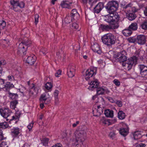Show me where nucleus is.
<instances>
[{"mask_svg": "<svg viewBox=\"0 0 147 147\" xmlns=\"http://www.w3.org/2000/svg\"><path fill=\"white\" fill-rule=\"evenodd\" d=\"M135 56L126 60L122 63V66L124 68L128 70L131 69L133 65L136 64L138 58L141 56L140 53L138 51L135 53Z\"/></svg>", "mask_w": 147, "mask_h": 147, "instance_id": "obj_1", "label": "nucleus"}, {"mask_svg": "<svg viewBox=\"0 0 147 147\" xmlns=\"http://www.w3.org/2000/svg\"><path fill=\"white\" fill-rule=\"evenodd\" d=\"M102 42L108 46H111L115 44L116 38L113 34L108 33L104 35L101 38Z\"/></svg>", "mask_w": 147, "mask_h": 147, "instance_id": "obj_2", "label": "nucleus"}, {"mask_svg": "<svg viewBox=\"0 0 147 147\" xmlns=\"http://www.w3.org/2000/svg\"><path fill=\"white\" fill-rule=\"evenodd\" d=\"M74 135L77 142H82L85 140L86 131L84 128L80 127L76 130L74 132Z\"/></svg>", "mask_w": 147, "mask_h": 147, "instance_id": "obj_3", "label": "nucleus"}, {"mask_svg": "<svg viewBox=\"0 0 147 147\" xmlns=\"http://www.w3.org/2000/svg\"><path fill=\"white\" fill-rule=\"evenodd\" d=\"M118 6L119 4L117 1H112L108 2L105 8L109 13H112L117 9Z\"/></svg>", "mask_w": 147, "mask_h": 147, "instance_id": "obj_4", "label": "nucleus"}, {"mask_svg": "<svg viewBox=\"0 0 147 147\" xmlns=\"http://www.w3.org/2000/svg\"><path fill=\"white\" fill-rule=\"evenodd\" d=\"M10 3L13 6L12 9L16 11H17L19 10L18 8V7L21 8H22L25 6V3L23 1L11 0Z\"/></svg>", "mask_w": 147, "mask_h": 147, "instance_id": "obj_5", "label": "nucleus"}, {"mask_svg": "<svg viewBox=\"0 0 147 147\" xmlns=\"http://www.w3.org/2000/svg\"><path fill=\"white\" fill-rule=\"evenodd\" d=\"M12 112L10 110L7 108H3L0 109V113L1 115L4 118L6 119L7 121L11 119L8 117L10 115Z\"/></svg>", "mask_w": 147, "mask_h": 147, "instance_id": "obj_6", "label": "nucleus"}, {"mask_svg": "<svg viewBox=\"0 0 147 147\" xmlns=\"http://www.w3.org/2000/svg\"><path fill=\"white\" fill-rule=\"evenodd\" d=\"M96 69L92 67L87 69L85 74V78L87 80H88L90 78L96 74Z\"/></svg>", "mask_w": 147, "mask_h": 147, "instance_id": "obj_7", "label": "nucleus"}, {"mask_svg": "<svg viewBox=\"0 0 147 147\" xmlns=\"http://www.w3.org/2000/svg\"><path fill=\"white\" fill-rule=\"evenodd\" d=\"M140 74L143 77L147 78V66L144 65H139Z\"/></svg>", "mask_w": 147, "mask_h": 147, "instance_id": "obj_8", "label": "nucleus"}, {"mask_svg": "<svg viewBox=\"0 0 147 147\" xmlns=\"http://www.w3.org/2000/svg\"><path fill=\"white\" fill-rule=\"evenodd\" d=\"M75 67L73 65H69L67 69V74L68 76L72 78L74 76L75 72Z\"/></svg>", "mask_w": 147, "mask_h": 147, "instance_id": "obj_9", "label": "nucleus"}, {"mask_svg": "<svg viewBox=\"0 0 147 147\" xmlns=\"http://www.w3.org/2000/svg\"><path fill=\"white\" fill-rule=\"evenodd\" d=\"M136 41L140 45L144 44L146 41V37L144 35H139L137 36Z\"/></svg>", "mask_w": 147, "mask_h": 147, "instance_id": "obj_10", "label": "nucleus"}, {"mask_svg": "<svg viewBox=\"0 0 147 147\" xmlns=\"http://www.w3.org/2000/svg\"><path fill=\"white\" fill-rule=\"evenodd\" d=\"M125 51H122L121 53H119L117 55V59L118 61H119L120 62L123 63L127 60V57L125 54Z\"/></svg>", "mask_w": 147, "mask_h": 147, "instance_id": "obj_11", "label": "nucleus"}, {"mask_svg": "<svg viewBox=\"0 0 147 147\" xmlns=\"http://www.w3.org/2000/svg\"><path fill=\"white\" fill-rule=\"evenodd\" d=\"M100 121L105 125H109L115 123L116 121V120L114 119L111 120H109L105 119L104 117H102L100 119Z\"/></svg>", "mask_w": 147, "mask_h": 147, "instance_id": "obj_12", "label": "nucleus"}, {"mask_svg": "<svg viewBox=\"0 0 147 147\" xmlns=\"http://www.w3.org/2000/svg\"><path fill=\"white\" fill-rule=\"evenodd\" d=\"M103 110L100 106L97 107V108H95L93 110V114L94 116L98 117L103 112Z\"/></svg>", "mask_w": 147, "mask_h": 147, "instance_id": "obj_13", "label": "nucleus"}, {"mask_svg": "<svg viewBox=\"0 0 147 147\" xmlns=\"http://www.w3.org/2000/svg\"><path fill=\"white\" fill-rule=\"evenodd\" d=\"M89 84L88 89L90 90H92L97 88L98 86L99 83L97 80H96L91 82Z\"/></svg>", "mask_w": 147, "mask_h": 147, "instance_id": "obj_14", "label": "nucleus"}, {"mask_svg": "<svg viewBox=\"0 0 147 147\" xmlns=\"http://www.w3.org/2000/svg\"><path fill=\"white\" fill-rule=\"evenodd\" d=\"M36 57L34 55L29 56L26 60V62L30 65L33 64L36 61Z\"/></svg>", "mask_w": 147, "mask_h": 147, "instance_id": "obj_15", "label": "nucleus"}, {"mask_svg": "<svg viewBox=\"0 0 147 147\" xmlns=\"http://www.w3.org/2000/svg\"><path fill=\"white\" fill-rule=\"evenodd\" d=\"M91 48L92 50L94 52L97 53L98 54H100L102 51L100 49L99 46L97 43H95L92 45Z\"/></svg>", "mask_w": 147, "mask_h": 147, "instance_id": "obj_16", "label": "nucleus"}, {"mask_svg": "<svg viewBox=\"0 0 147 147\" xmlns=\"http://www.w3.org/2000/svg\"><path fill=\"white\" fill-rule=\"evenodd\" d=\"M129 129L127 126L125 125V127L121 128L119 131L120 134L123 136H125L128 133Z\"/></svg>", "mask_w": 147, "mask_h": 147, "instance_id": "obj_17", "label": "nucleus"}, {"mask_svg": "<svg viewBox=\"0 0 147 147\" xmlns=\"http://www.w3.org/2000/svg\"><path fill=\"white\" fill-rule=\"evenodd\" d=\"M26 49L25 48V47L23 45V43H20L19 45L18 52V54L23 53L24 55L26 54Z\"/></svg>", "mask_w": 147, "mask_h": 147, "instance_id": "obj_18", "label": "nucleus"}, {"mask_svg": "<svg viewBox=\"0 0 147 147\" xmlns=\"http://www.w3.org/2000/svg\"><path fill=\"white\" fill-rule=\"evenodd\" d=\"M71 4V2L68 1H63L61 2L60 5L63 8H69Z\"/></svg>", "mask_w": 147, "mask_h": 147, "instance_id": "obj_19", "label": "nucleus"}, {"mask_svg": "<svg viewBox=\"0 0 147 147\" xmlns=\"http://www.w3.org/2000/svg\"><path fill=\"white\" fill-rule=\"evenodd\" d=\"M103 8V4L101 3H99L94 8V10L95 13H98Z\"/></svg>", "mask_w": 147, "mask_h": 147, "instance_id": "obj_20", "label": "nucleus"}, {"mask_svg": "<svg viewBox=\"0 0 147 147\" xmlns=\"http://www.w3.org/2000/svg\"><path fill=\"white\" fill-rule=\"evenodd\" d=\"M14 87V85L9 82H7L5 85H4V86L1 87L0 86V89H3L5 91H7L9 89Z\"/></svg>", "mask_w": 147, "mask_h": 147, "instance_id": "obj_21", "label": "nucleus"}, {"mask_svg": "<svg viewBox=\"0 0 147 147\" xmlns=\"http://www.w3.org/2000/svg\"><path fill=\"white\" fill-rule=\"evenodd\" d=\"M49 98V95L48 93L47 92H45L41 95L40 100L41 102H45V104H46L47 103L45 102V101Z\"/></svg>", "mask_w": 147, "mask_h": 147, "instance_id": "obj_22", "label": "nucleus"}, {"mask_svg": "<svg viewBox=\"0 0 147 147\" xmlns=\"http://www.w3.org/2000/svg\"><path fill=\"white\" fill-rule=\"evenodd\" d=\"M113 13H109V14H108L105 16L104 20L109 23H111L112 22H113Z\"/></svg>", "mask_w": 147, "mask_h": 147, "instance_id": "obj_23", "label": "nucleus"}, {"mask_svg": "<svg viewBox=\"0 0 147 147\" xmlns=\"http://www.w3.org/2000/svg\"><path fill=\"white\" fill-rule=\"evenodd\" d=\"M109 27L110 30L117 28L119 26L115 21H113L109 23Z\"/></svg>", "mask_w": 147, "mask_h": 147, "instance_id": "obj_24", "label": "nucleus"}, {"mask_svg": "<svg viewBox=\"0 0 147 147\" xmlns=\"http://www.w3.org/2000/svg\"><path fill=\"white\" fill-rule=\"evenodd\" d=\"M20 132V130L18 127H14L12 129V135L14 136L18 135Z\"/></svg>", "mask_w": 147, "mask_h": 147, "instance_id": "obj_25", "label": "nucleus"}, {"mask_svg": "<svg viewBox=\"0 0 147 147\" xmlns=\"http://www.w3.org/2000/svg\"><path fill=\"white\" fill-rule=\"evenodd\" d=\"M123 34L126 36H130L132 34V31L129 28L125 29L122 31Z\"/></svg>", "mask_w": 147, "mask_h": 147, "instance_id": "obj_26", "label": "nucleus"}, {"mask_svg": "<svg viewBox=\"0 0 147 147\" xmlns=\"http://www.w3.org/2000/svg\"><path fill=\"white\" fill-rule=\"evenodd\" d=\"M134 138V139L137 140L140 139L142 137V134L140 131H137L133 134Z\"/></svg>", "mask_w": 147, "mask_h": 147, "instance_id": "obj_27", "label": "nucleus"}, {"mask_svg": "<svg viewBox=\"0 0 147 147\" xmlns=\"http://www.w3.org/2000/svg\"><path fill=\"white\" fill-rule=\"evenodd\" d=\"M126 16L128 19L131 21L134 20L136 17V15L133 13H127Z\"/></svg>", "mask_w": 147, "mask_h": 147, "instance_id": "obj_28", "label": "nucleus"}, {"mask_svg": "<svg viewBox=\"0 0 147 147\" xmlns=\"http://www.w3.org/2000/svg\"><path fill=\"white\" fill-rule=\"evenodd\" d=\"M105 114L107 117H112L113 116V111L108 109L105 111Z\"/></svg>", "mask_w": 147, "mask_h": 147, "instance_id": "obj_29", "label": "nucleus"}, {"mask_svg": "<svg viewBox=\"0 0 147 147\" xmlns=\"http://www.w3.org/2000/svg\"><path fill=\"white\" fill-rule=\"evenodd\" d=\"M20 114L21 113L19 111H16V112L15 115L12 117V118L10 119V121L18 119L20 117Z\"/></svg>", "mask_w": 147, "mask_h": 147, "instance_id": "obj_30", "label": "nucleus"}, {"mask_svg": "<svg viewBox=\"0 0 147 147\" xmlns=\"http://www.w3.org/2000/svg\"><path fill=\"white\" fill-rule=\"evenodd\" d=\"M32 86H30V90L29 92V94L30 95H32L34 94L32 90H34L35 93L37 94L38 92V90L37 88L34 87V84H32Z\"/></svg>", "mask_w": 147, "mask_h": 147, "instance_id": "obj_31", "label": "nucleus"}, {"mask_svg": "<svg viewBox=\"0 0 147 147\" xmlns=\"http://www.w3.org/2000/svg\"><path fill=\"white\" fill-rule=\"evenodd\" d=\"M128 28L131 30H136L138 28L137 24L136 23H132L129 26Z\"/></svg>", "mask_w": 147, "mask_h": 147, "instance_id": "obj_32", "label": "nucleus"}, {"mask_svg": "<svg viewBox=\"0 0 147 147\" xmlns=\"http://www.w3.org/2000/svg\"><path fill=\"white\" fill-rule=\"evenodd\" d=\"M18 103V101L15 100L12 101H11L10 103V107L11 109H15L16 108V105Z\"/></svg>", "mask_w": 147, "mask_h": 147, "instance_id": "obj_33", "label": "nucleus"}, {"mask_svg": "<svg viewBox=\"0 0 147 147\" xmlns=\"http://www.w3.org/2000/svg\"><path fill=\"white\" fill-rule=\"evenodd\" d=\"M100 28L103 31H109L110 30L109 25L101 24Z\"/></svg>", "mask_w": 147, "mask_h": 147, "instance_id": "obj_34", "label": "nucleus"}, {"mask_svg": "<svg viewBox=\"0 0 147 147\" xmlns=\"http://www.w3.org/2000/svg\"><path fill=\"white\" fill-rule=\"evenodd\" d=\"M105 88L99 87L96 88L97 93L98 94H102L105 93Z\"/></svg>", "mask_w": 147, "mask_h": 147, "instance_id": "obj_35", "label": "nucleus"}, {"mask_svg": "<svg viewBox=\"0 0 147 147\" xmlns=\"http://www.w3.org/2000/svg\"><path fill=\"white\" fill-rule=\"evenodd\" d=\"M9 96L10 98L12 99H17L18 98V95L17 94L12 93L9 92Z\"/></svg>", "mask_w": 147, "mask_h": 147, "instance_id": "obj_36", "label": "nucleus"}, {"mask_svg": "<svg viewBox=\"0 0 147 147\" xmlns=\"http://www.w3.org/2000/svg\"><path fill=\"white\" fill-rule=\"evenodd\" d=\"M73 19V18L71 16H67L64 19V21L66 24H69L71 22Z\"/></svg>", "mask_w": 147, "mask_h": 147, "instance_id": "obj_37", "label": "nucleus"}, {"mask_svg": "<svg viewBox=\"0 0 147 147\" xmlns=\"http://www.w3.org/2000/svg\"><path fill=\"white\" fill-rule=\"evenodd\" d=\"M125 117V113L122 111H120L118 113V117L120 119H123Z\"/></svg>", "mask_w": 147, "mask_h": 147, "instance_id": "obj_38", "label": "nucleus"}, {"mask_svg": "<svg viewBox=\"0 0 147 147\" xmlns=\"http://www.w3.org/2000/svg\"><path fill=\"white\" fill-rule=\"evenodd\" d=\"M49 139L47 138H43L42 140H41V143L43 144L44 146H47L48 143Z\"/></svg>", "mask_w": 147, "mask_h": 147, "instance_id": "obj_39", "label": "nucleus"}, {"mask_svg": "<svg viewBox=\"0 0 147 147\" xmlns=\"http://www.w3.org/2000/svg\"><path fill=\"white\" fill-rule=\"evenodd\" d=\"M6 23L3 20L0 21V29H3L6 26Z\"/></svg>", "mask_w": 147, "mask_h": 147, "instance_id": "obj_40", "label": "nucleus"}, {"mask_svg": "<svg viewBox=\"0 0 147 147\" xmlns=\"http://www.w3.org/2000/svg\"><path fill=\"white\" fill-rule=\"evenodd\" d=\"M8 126L7 123L6 122H3L0 123V128H2L5 129Z\"/></svg>", "mask_w": 147, "mask_h": 147, "instance_id": "obj_41", "label": "nucleus"}, {"mask_svg": "<svg viewBox=\"0 0 147 147\" xmlns=\"http://www.w3.org/2000/svg\"><path fill=\"white\" fill-rule=\"evenodd\" d=\"M141 27L143 29H147V21H145L143 22L141 25Z\"/></svg>", "mask_w": 147, "mask_h": 147, "instance_id": "obj_42", "label": "nucleus"}, {"mask_svg": "<svg viewBox=\"0 0 147 147\" xmlns=\"http://www.w3.org/2000/svg\"><path fill=\"white\" fill-rule=\"evenodd\" d=\"M31 41L30 40L28 39H25L22 41L21 43H23V44H24L25 45L28 46L31 44Z\"/></svg>", "mask_w": 147, "mask_h": 147, "instance_id": "obj_43", "label": "nucleus"}, {"mask_svg": "<svg viewBox=\"0 0 147 147\" xmlns=\"http://www.w3.org/2000/svg\"><path fill=\"white\" fill-rule=\"evenodd\" d=\"M113 14V21H115V19H116L118 21L119 20V16L117 13H116L114 12L112 13Z\"/></svg>", "mask_w": 147, "mask_h": 147, "instance_id": "obj_44", "label": "nucleus"}, {"mask_svg": "<svg viewBox=\"0 0 147 147\" xmlns=\"http://www.w3.org/2000/svg\"><path fill=\"white\" fill-rule=\"evenodd\" d=\"M45 88L47 90L50 89L52 87V85L50 82H47L45 84Z\"/></svg>", "mask_w": 147, "mask_h": 147, "instance_id": "obj_45", "label": "nucleus"}, {"mask_svg": "<svg viewBox=\"0 0 147 147\" xmlns=\"http://www.w3.org/2000/svg\"><path fill=\"white\" fill-rule=\"evenodd\" d=\"M78 14L77 10L76 9H73L71 11V16L74 18V17Z\"/></svg>", "mask_w": 147, "mask_h": 147, "instance_id": "obj_46", "label": "nucleus"}, {"mask_svg": "<svg viewBox=\"0 0 147 147\" xmlns=\"http://www.w3.org/2000/svg\"><path fill=\"white\" fill-rule=\"evenodd\" d=\"M113 83L117 86H119L120 85V81L117 79H114L113 81Z\"/></svg>", "mask_w": 147, "mask_h": 147, "instance_id": "obj_47", "label": "nucleus"}, {"mask_svg": "<svg viewBox=\"0 0 147 147\" xmlns=\"http://www.w3.org/2000/svg\"><path fill=\"white\" fill-rule=\"evenodd\" d=\"M40 54H43L44 55H45L47 53V49L45 48H42L41 49L40 51Z\"/></svg>", "mask_w": 147, "mask_h": 147, "instance_id": "obj_48", "label": "nucleus"}, {"mask_svg": "<svg viewBox=\"0 0 147 147\" xmlns=\"http://www.w3.org/2000/svg\"><path fill=\"white\" fill-rule=\"evenodd\" d=\"M128 40L129 42L134 43L136 41V40L134 38L130 37L128 38Z\"/></svg>", "mask_w": 147, "mask_h": 147, "instance_id": "obj_49", "label": "nucleus"}, {"mask_svg": "<svg viewBox=\"0 0 147 147\" xmlns=\"http://www.w3.org/2000/svg\"><path fill=\"white\" fill-rule=\"evenodd\" d=\"M59 94V91L58 90H56L54 92V95L55 97L56 101H58V99L57 96Z\"/></svg>", "mask_w": 147, "mask_h": 147, "instance_id": "obj_50", "label": "nucleus"}, {"mask_svg": "<svg viewBox=\"0 0 147 147\" xmlns=\"http://www.w3.org/2000/svg\"><path fill=\"white\" fill-rule=\"evenodd\" d=\"M39 16L38 14H36L34 16L35 23L36 24L38 22V19Z\"/></svg>", "mask_w": 147, "mask_h": 147, "instance_id": "obj_51", "label": "nucleus"}, {"mask_svg": "<svg viewBox=\"0 0 147 147\" xmlns=\"http://www.w3.org/2000/svg\"><path fill=\"white\" fill-rule=\"evenodd\" d=\"M0 147H8V146L5 142H2L0 144Z\"/></svg>", "mask_w": 147, "mask_h": 147, "instance_id": "obj_52", "label": "nucleus"}, {"mask_svg": "<svg viewBox=\"0 0 147 147\" xmlns=\"http://www.w3.org/2000/svg\"><path fill=\"white\" fill-rule=\"evenodd\" d=\"M61 71L60 70H58L55 74V76L58 77L60 76L61 74Z\"/></svg>", "mask_w": 147, "mask_h": 147, "instance_id": "obj_53", "label": "nucleus"}, {"mask_svg": "<svg viewBox=\"0 0 147 147\" xmlns=\"http://www.w3.org/2000/svg\"><path fill=\"white\" fill-rule=\"evenodd\" d=\"M4 138L3 131L0 130V141L3 140Z\"/></svg>", "mask_w": 147, "mask_h": 147, "instance_id": "obj_54", "label": "nucleus"}, {"mask_svg": "<svg viewBox=\"0 0 147 147\" xmlns=\"http://www.w3.org/2000/svg\"><path fill=\"white\" fill-rule=\"evenodd\" d=\"M72 27L74 28L77 29L79 27V25L76 23H74L72 24Z\"/></svg>", "mask_w": 147, "mask_h": 147, "instance_id": "obj_55", "label": "nucleus"}, {"mask_svg": "<svg viewBox=\"0 0 147 147\" xmlns=\"http://www.w3.org/2000/svg\"><path fill=\"white\" fill-rule=\"evenodd\" d=\"M34 123H30L29 125L27 126V128L28 129L29 131H30L32 127H33Z\"/></svg>", "mask_w": 147, "mask_h": 147, "instance_id": "obj_56", "label": "nucleus"}, {"mask_svg": "<svg viewBox=\"0 0 147 147\" xmlns=\"http://www.w3.org/2000/svg\"><path fill=\"white\" fill-rule=\"evenodd\" d=\"M8 80L9 81H12L13 80H15L13 76L12 75H9L7 76Z\"/></svg>", "mask_w": 147, "mask_h": 147, "instance_id": "obj_57", "label": "nucleus"}, {"mask_svg": "<svg viewBox=\"0 0 147 147\" xmlns=\"http://www.w3.org/2000/svg\"><path fill=\"white\" fill-rule=\"evenodd\" d=\"M98 64H100L101 65H102L104 66H105V63L102 60L100 59L98 61Z\"/></svg>", "mask_w": 147, "mask_h": 147, "instance_id": "obj_58", "label": "nucleus"}, {"mask_svg": "<svg viewBox=\"0 0 147 147\" xmlns=\"http://www.w3.org/2000/svg\"><path fill=\"white\" fill-rule=\"evenodd\" d=\"M132 5L131 4V3H129L126 6L124 7V8L125 9H127L129 8V9H130Z\"/></svg>", "mask_w": 147, "mask_h": 147, "instance_id": "obj_59", "label": "nucleus"}, {"mask_svg": "<svg viewBox=\"0 0 147 147\" xmlns=\"http://www.w3.org/2000/svg\"><path fill=\"white\" fill-rule=\"evenodd\" d=\"M116 103L119 107H121L122 105V102L120 101H117Z\"/></svg>", "mask_w": 147, "mask_h": 147, "instance_id": "obj_60", "label": "nucleus"}, {"mask_svg": "<svg viewBox=\"0 0 147 147\" xmlns=\"http://www.w3.org/2000/svg\"><path fill=\"white\" fill-rule=\"evenodd\" d=\"M51 147H62V145L59 143H57L53 145Z\"/></svg>", "mask_w": 147, "mask_h": 147, "instance_id": "obj_61", "label": "nucleus"}, {"mask_svg": "<svg viewBox=\"0 0 147 147\" xmlns=\"http://www.w3.org/2000/svg\"><path fill=\"white\" fill-rule=\"evenodd\" d=\"M6 63V61L3 60L0 61V66L2 65H5Z\"/></svg>", "mask_w": 147, "mask_h": 147, "instance_id": "obj_62", "label": "nucleus"}, {"mask_svg": "<svg viewBox=\"0 0 147 147\" xmlns=\"http://www.w3.org/2000/svg\"><path fill=\"white\" fill-rule=\"evenodd\" d=\"M4 83L5 81L4 80L2 79H0V86L4 84Z\"/></svg>", "mask_w": 147, "mask_h": 147, "instance_id": "obj_63", "label": "nucleus"}, {"mask_svg": "<svg viewBox=\"0 0 147 147\" xmlns=\"http://www.w3.org/2000/svg\"><path fill=\"white\" fill-rule=\"evenodd\" d=\"M144 12L145 16H147V7L145 8L144 11Z\"/></svg>", "mask_w": 147, "mask_h": 147, "instance_id": "obj_64", "label": "nucleus"}]
</instances>
